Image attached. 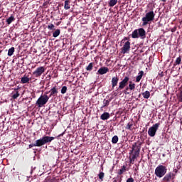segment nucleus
I'll use <instances>...</instances> for the list:
<instances>
[{
  "instance_id": "09e8293b",
  "label": "nucleus",
  "mask_w": 182,
  "mask_h": 182,
  "mask_svg": "<svg viewBox=\"0 0 182 182\" xmlns=\"http://www.w3.org/2000/svg\"><path fill=\"white\" fill-rule=\"evenodd\" d=\"M175 173H176L178 172V170L177 169H175L174 170Z\"/></svg>"
},
{
  "instance_id": "4be33fe9",
  "label": "nucleus",
  "mask_w": 182,
  "mask_h": 182,
  "mask_svg": "<svg viewBox=\"0 0 182 182\" xmlns=\"http://www.w3.org/2000/svg\"><path fill=\"white\" fill-rule=\"evenodd\" d=\"M70 1L69 0H65V6H64V9L65 10H68L70 9Z\"/></svg>"
},
{
  "instance_id": "a19ab883",
  "label": "nucleus",
  "mask_w": 182,
  "mask_h": 182,
  "mask_svg": "<svg viewBox=\"0 0 182 182\" xmlns=\"http://www.w3.org/2000/svg\"><path fill=\"white\" fill-rule=\"evenodd\" d=\"M137 157H138L137 156L133 154L131 158L135 160Z\"/></svg>"
},
{
  "instance_id": "f8f14e48",
  "label": "nucleus",
  "mask_w": 182,
  "mask_h": 182,
  "mask_svg": "<svg viewBox=\"0 0 182 182\" xmlns=\"http://www.w3.org/2000/svg\"><path fill=\"white\" fill-rule=\"evenodd\" d=\"M109 72V69L107 67H103V68H101L98 71H97V74L99 75H105L107 73Z\"/></svg>"
},
{
  "instance_id": "9d476101",
  "label": "nucleus",
  "mask_w": 182,
  "mask_h": 182,
  "mask_svg": "<svg viewBox=\"0 0 182 182\" xmlns=\"http://www.w3.org/2000/svg\"><path fill=\"white\" fill-rule=\"evenodd\" d=\"M139 37L141 39H144L146 38V31L144 28H138Z\"/></svg>"
},
{
  "instance_id": "1a4fd4ad",
  "label": "nucleus",
  "mask_w": 182,
  "mask_h": 182,
  "mask_svg": "<svg viewBox=\"0 0 182 182\" xmlns=\"http://www.w3.org/2000/svg\"><path fill=\"white\" fill-rule=\"evenodd\" d=\"M130 41H126L124 46L122 48V53L125 54L130 50Z\"/></svg>"
},
{
  "instance_id": "412c9836",
  "label": "nucleus",
  "mask_w": 182,
  "mask_h": 182,
  "mask_svg": "<svg viewBox=\"0 0 182 182\" xmlns=\"http://www.w3.org/2000/svg\"><path fill=\"white\" fill-rule=\"evenodd\" d=\"M142 95H143L144 99H149L151 96V94L149 91H146V92L142 93Z\"/></svg>"
},
{
  "instance_id": "3c124183",
  "label": "nucleus",
  "mask_w": 182,
  "mask_h": 182,
  "mask_svg": "<svg viewBox=\"0 0 182 182\" xmlns=\"http://www.w3.org/2000/svg\"><path fill=\"white\" fill-rule=\"evenodd\" d=\"M119 182H122V178H120V180L119 181Z\"/></svg>"
},
{
  "instance_id": "aec40b11",
  "label": "nucleus",
  "mask_w": 182,
  "mask_h": 182,
  "mask_svg": "<svg viewBox=\"0 0 182 182\" xmlns=\"http://www.w3.org/2000/svg\"><path fill=\"white\" fill-rule=\"evenodd\" d=\"M14 52H15V47H11V48H9L8 51V55L12 56Z\"/></svg>"
},
{
  "instance_id": "2f4dec72",
  "label": "nucleus",
  "mask_w": 182,
  "mask_h": 182,
  "mask_svg": "<svg viewBox=\"0 0 182 182\" xmlns=\"http://www.w3.org/2000/svg\"><path fill=\"white\" fill-rule=\"evenodd\" d=\"M98 176L101 181H102L105 177V173L103 172H100Z\"/></svg>"
},
{
  "instance_id": "5fc2aeb1",
  "label": "nucleus",
  "mask_w": 182,
  "mask_h": 182,
  "mask_svg": "<svg viewBox=\"0 0 182 182\" xmlns=\"http://www.w3.org/2000/svg\"><path fill=\"white\" fill-rule=\"evenodd\" d=\"M139 97H141V94L139 95Z\"/></svg>"
},
{
  "instance_id": "ea45409f",
  "label": "nucleus",
  "mask_w": 182,
  "mask_h": 182,
  "mask_svg": "<svg viewBox=\"0 0 182 182\" xmlns=\"http://www.w3.org/2000/svg\"><path fill=\"white\" fill-rule=\"evenodd\" d=\"M51 3H49V1H46L45 3H43V6H48V4H50Z\"/></svg>"
},
{
  "instance_id": "cd10ccee",
  "label": "nucleus",
  "mask_w": 182,
  "mask_h": 182,
  "mask_svg": "<svg viewBox=\"0 0 182 182\" xmlns=\"http://www.w3.org/2000/svg\"><path fill=\"white\" fill-rule=\"evenodd\" d=\"M110 102L109 100H106L105 99L103 100V106L102 108H104L105 107H108L109 105Z\"/></svg>"
},
{
  "instance_id": "393cba45",
  "label": "nucleus",
  "mask_w": 182,
  "mask_h": 182,
  "mask_svg": "<svg viewBox=\"0 0 182 182\" xmlns=\"http://www.w3.org/2000/svg\"><path fill=\"white\" fill-rule=\"evenodd\" d=\"M136 85L133 83L132 81L129 82V88L130 90H134Z\"/></svg>"
},
{
  "instance_id": "20e7f679",
  "label": "nucleus",
  "mask_w": 182,
  "mask_h": 182,
  "mask_svg": "<svg viewBox=\"0 0 182 182\" xmlns=\"http://www.w3.org/2000/svg\"><path fill=\"white\" fill-rule=\"evenodd\" d=\"M48 100L49 97L47 95H41L37 100L36 105L38 106V107H42L48 102Z\"/></svg>"
},
{
  "instance_id": "f257e3e1",
  "label": "nucleus",
  "mask_w": 182,
  "mask_h": 182,
  "mask_svg": "<svg viewBox=\"0 0 182 182\" xmlns=\"http://www.w3.org/2000/svg\"><path fill=\"white\" fill-rule=\"evenodd\" d=\"M55 138L53 136H44L41 139L36 140L34 144H29L28 147L31 149L33 146H42L46 144L50 143Z\"/></svg>"
},
{
  "instance_id": "6ab92c4d",
  "label": "nucleus",
  "mask_w": 182,
  "mask_h": 182,
  "mask_svg": "<svg viewBox=\"0 0 182 182\" xmlns=\"http://www.w3.org/2000/svg\"><path fill=\"white\" fill-rule=\"evenodd\" d=\"M15 21V17L14 16H11V17H9V18L6 19V23L8 25H10Z\"/></svg>"
},
{
  "instance_id": "a18cd8bd",
  "label": "nucleus",
  "mask_w": 182,
  "mask_h": 182,
  "mask_svg": "<svg viewBox=\"0 0 182 182\" xmlns=\"http://www.w3.org/2000/svg\"><path fill=\"white\" fill-rule=\"evenodd\" d=\"M113 99H114V97H111L108 101H109V102H110Z\"/></svg>"
},
{
  "instance_id": "5701e85b",
  "label": "nucleus",
  "mask_w": 182,
  "mask_h": 182,
  "mask_svg": "<svg viewBox=\"0 0 182 182\" xmlns=\"http://www.w3.org/2000/svg\"><path fill=\"white\" fill-rule=\"evenodd\" d=\"M118 0H110L109 3V6L110 7L114 6L117 4Z\"/></svg>"
},
{
  "instance_id": "7c9ffc66",
  "label": "nucleus",
  "mask_w": 182,
  "mask_h": 182,
  "mask_svg": "<svg viewBox=\"0 0 182 182\" xmlns=\"http://www.w3.org/2000/svg\"><path fill=\"white\" fill-rule=\"evenodd\" d=\"M48 29L50 31H54L55 30L54 24H51V23L48 24Z\"/></svg>"
},
{
  "instance_id": "6e6d98bb",
  "label": "nucleus",
  "mask_w": 182,
  "mask_h": 182,
  "mask_svg": "<svg viewBox=\"0 0 182 182\" xmlns=\"http://www.w3.org/2000/svg\"><path fill=\"white\" fill-rule=\"evenodd\" d=\"M50 0H48V1H50Z\"/></svg>"
},
{
  "instance_id": "72a5a7b5",
  "label": "nucleus",
  "mask_w": 182,
  "mask_h": 182,
  "mask_svg": "<svg viewBox=\"0 0 182 182\" xmlns=\"http://www.w3.org/2000/svg\"><path fill=\"white\" fill-rule=\"evenodd\" d=\"M67 90H68L67 87H66V86H63V87H62V89H61V93H62L63 95H64V94L66 93Z\"/></svg>"
},
{
  "instance_id": "c03bdc74",
  "label": "nucleus",
  "mask_w": 182,
  "mask_h": 182,
  "mask_svg": "<svg viewBox=\"0 0 182 182\" xmlns=\"http://www.w3.org/2000/svg\"><path fill=\"white\" fill-rule=\"evenodd\" d=\"M117 95H118V94H117V92H113V96L117 97Z\"/></svg>"
},
{
  "instance_id": "7ed1b4c3",
  "label": "nucleus",
  "mask_w": 182,
  "mask_h": 182,
  "mask_svg": "<svg viewBox=\"0 0 182 182\" xmlns=\"http://www.w3.org/2000/svg\"><path fill=\"white\" fill-rule=\"evenodd\" d=\"M167 168L165 166L159 165L155 169V175L159 178H162L166 175Z\"/></svg>"
},
{
  "instance_id": "a878e982",
  "label": "nucleus",
  "mask_w": 182,
  "mask_h": 182,
  "mask_svg": "<svg viewBox=\"0 0 182 182\" xmlns=\"http://www.w3.org/2000/svg\"><path fill=\"white\" fill-rule=\"evenodd\" d=\"M94 63H90L88 66L86 68V70L90 72L93 68Z\"/></svg>"
},
{
  "instance_id": "8fccbe9b",
  "label": "nucleus",
  "mask_w": 182,
  "mask_h": 182,
  "mask_svg": "<svg viewBox=\"0 0 182 182\" xmlns=\"http://www.w3.org/2000/svg\"><path fill=\"white\" fill-rule=\"evenodd\" d=\"M163 2H166L167 0H161Z\"/></svg>"
},
{
  "instance_id": "4468645a",
  "label": "nucleus",
  "mask_w": 182,
  "mask_h": 182,
  "mask_svg": "<svg viewBox=\"0 0 182 182\" xmlns=\"http://www.w3.org/2000/svg\"><path fill=\"white\" fill-rule=\"evenodd\" d=\"M140 150H141L140 144H139V146H137V144L136 143V147H135V150L134 151L133 155H135L139 157V156L140 154Z\"/></svg>"
},
{
  "instance_id": "37998d69",
  "label": "nucleus",
  "mask_w": 182,
  "mask_h": 182,
  "mask_svg": "<svg viewBox=\"0 0 182 182\" xmlns=\"http://www.w3.org/2000/svg\"><path fill=\"white\" fill-rule=\"evenodd\" d=\"M129 37H124V41H129Z\"/></svg>"
},
{
  "instance_id": "f704fd0d",
  "label": "nucleus",
  "mask_w": 182,
  "mask_h": 182,
  "mask_svg": "<svg viewBox=\"0 0 182 182\" xmlns=\"http://www.w3.org/2000/svg\"><path fill=\"white\" fill-rule=\"evenodd\" d=\"M132 126H133L132 122H129V123L127 124V126L125 127V129H129V130H131Z\"/></svg>"
},
{
  "instance_id": "a211bd4d",
  "label": "nucleus",
  "mask_w": 182,
  "mask_h": 182,
  "mask_svg": "<svg viewBox=\"0 0 182 182\" xmlns=\"http://www.w3.org/2000/svg\"><path fill=\"white\" fill-rule=\"evenodd\" d=\"M144 74V71H140L139 72V75L136 77V82H140V80H141Z\"/></svg>"
},
{
  "instance_id": "ddd939ff",
  "label": "nucleus",
  "mask_w": 182,
  "mask_h": 182,
  "mask_svg": "<svg viewBox=\"0 0 182 182\" xmlns=\"http://www.w3.org/2000/svg\"><path fill=\"white\" fill-rule=\"evenodd\" d=\"M118 82H119V77L117 76H114L112 77V88H114L117 85Z\"/></svg>"
},
{
  "instance_id": "f3484780",
  "label": "nucleus",
  "mask_w": 182,
  "mask_h": 182,
  "mask_svg": "<svg viewBox=\"0 0 182 182\" xmlns=\"http://www.w3.org/2000/svg\"><path fill=\"white\" fill-rule=\"evenodd\" d=\"M132 38H139V30H135L133 31L132 34Z\"/></svg>"
},
{
  "instance_id": "e433bc0d",
  "label": "nucleus",
  "mask_w": 182,
  "mask_h": 182,
  "mask_svg": "<svg viewBox=\"0 0 182 182\" xmlns=\"http://www.w3.org/2000/svg\"><path fill=\"white\" fill-rule=\"evenodd\" d=\"M135 147H136V143L132 145V150H131L130 152H129V154H130V155L134 153V150H135Z\"/></svg>"
},
{
  "instance_id": "49530a36",
  "label": "nucleus",
  "mask_w": 182,
  "mask_h": 182,
  "mask_svg": "<svg viewBox=\"0 0 182 182\" xmlns=\"http://www.w3.org/2000/svg\"><path fill=\"white\" fill-rule=\"evenodd\" d=\"M18 90H19V87H18V88H14V90L16 91V92H18Z\"/></svg>"
},
{
  "instance_id": "b1692460",
  "label": "nucleus",
  "mask_w": 182,
  "mask_h": 182,
  "mask_svg": "<svg viewBox=\"0 0 182 182\" xmlns=\"http://www.w3.org/2000/svg\"><path fill=\"white\" fill-rule=\"evenodd\" d=\"M60 33V30H59V28H58L55 31H54L53 33V36L54 38H57Z\"/></svg>"
},
{
  "instance_id": "39448f33",
  "label": "nucleus",
  "mask_w": 182,
  "mask_h": 182,
  "mask_svg": "<svg viewBox=\"0 0 182 182\" xmlns=\"http://www.w3.org/2000/svg\"><path fill=\"white\" fill-rule=\"evenodd\" d=\"M159 126H160V124L156 123L153 127H150L148 131V134L150 136L154 137L156 135V133Z\"/></svg>"
},
{
  "instance_id": "de8ad7c7",
  "label": "nucleus",
  "mask_w": 182,
  "mask_h": 182,
  "mask_svg": "<svg viewBox=\"0 0 182 182\" xmlns=\"http://www.w3.org/2000/svg\"><path fill=\"white\" fill-rule=\"evenodd\" d=\"M129 90V87H126V89H125L126 91H127V90Z\"/></svg>"
},
{
  "instance_id": "dca6fc26",
  "label": "nucleus",
  "mask_w": 182,
  "mask_h": 182,
  "mask_svg": "<svg viewBox=\"0 0 182 182\" xmlns=\"http://www.w3.org/2000/svg\"><path fill=\"white\" fill-rule=\"evenodd\" d=\"M109 117H110V114L108 112H105L101 115L100 119L102 120L105 121V120H107Z\"/></svg>"
},
{
  "instance_id": "58836bf2",
  "label": "nucleus",
  "mask_w": 182,
  "mask_h": 182,
  "mask_svg": "<svg viewBox=\"0 0 182 182\" xmlns=\"http://www.w3.org/2000/svg\"><path fill=\"white\" fill-rule=\"evenodd\" d=\"M129 159H130V161H129L130 164H134V161H135V159L132 157H130Z\"/></svg>"
},
{
  "instance_id": "4c0bfd02",
  "label": "nucleus",
  "mask_w": 182,
  "mask_h": 182,
  "mask_svg": "<svg viewBox=\"0 0 182 182\" xmlns=\"http://www.w3.org/2000/svg\"><path fill=\"white\" fill-rule=\"evenodd\" d=\"M134 178H128L127 180V182H134Z\"/></svg>"
},
{
  "instance_id": "6e6552de",
  "label": "nucleus",
  "mask_w": 182,
  "mask_h": 182,
  "mask_svg": "<svg viewBox=\"0 0 182 182\" xmlns=\"http://www.w3.org/2000/svg\"><path fill=\"white\" fill-rule=\"evenodd\" d=\"M129 80V78L128 77H125L124 79L119 82V88L117 90H123L127 85Z\"/></svg>"
},
{
  "instance_id": "864d4df0",
  "label": "nucleus",
  "mask_w": 182,
  "mask_h": 182,
  "mask_svg": "<svg viewBox=\"0 0 182 182\" xmlns=\"http://www.w3.org/2000/svg\"><path fill=\"white\" fill-rule=\"evenodd\" d=\"M175 31V30H172V32H174Z\"/></svg>"
},
{
  "instance_id": "f03ea898",
  "label": "nucleus",
  "mask_w": 182,
  "mask_h": 182,
  "mask_svg": "<svg viewBox=\"0 0 182 182\" xmlns=\"http://www.w3.org/2000/svg\"><path fill=\"white\" fill-rule=\"evenodd\" d=\"M155 17V13L154 11H149V13H146L145 17L142 18V21H143V26H146L149 24V22H151L154 20Z\"/></svg>"
},
{
  "instance_id": "0eeeda50",
  "label": "nucleus",
  "mask_w": 182,
  "mask_h": 182,
  "mask_svg": "<svg viewBox=\"0 0 182 182\" xmlns=\"http://www.w3.org/2000/svg\"><path fill=\"white\" fill-rule=\"evenodd\" d=\"M45 71L46 68L44 67H39L33 73V75L35 77H39L42 75V74H43Z\"/></svg>"
},
{
  "instance_id": "c756f323",
  "label": "nucleus",
  "mask_w": 182,
  "mask_h": 182,
  "mask_svg": "<svg viewBox=\"0 0 182 182\" xmlns=\"http://www.w3.org/2000/svg\"><path fill=\"white\" fill-rule=\"evenodd\" d=\"M119 138L117 136H114L112 139V144H117L118 142Z\"/></svg>"
},
{
  "instance_id": "79ce46f5",
  "label": "nucleus",
  "mask_w": 182,
  "mask_h": 182,
  "mask_svg": "<svg viewBox=\"0 0 182 182\" xmlns=\"http://www.w3.org/2000/svg\"><path fill=\"white\" fill-rule=\"evenodd\" d=\"M64 134H65V132H63V133L59 134V135L57 136V138L58 139L59 137L63 136L64 135Z\"/></svg>"
},
{
  "instance_id": "bb28decb",
  "label": "nucleus",
  "mask_w": 182,
  "mask_h": 182,
  "mask_svg": "<svg viewBox=\"0 0 182 182\" xmlns=\"http://www.w3.org/2000/svg\"><path fill=\"white\" fill-rule=\"evenodd\" d=\"M126 171V166H122V168L119 171L118 175H122Z\"/></svg>"
},
{
  "instance_id": "2eb2a0df",
  "label": "nucleus",
  "mask_w": 182,
  "mask_h": 182,
  "mask_svg": "<svg viewBox=\"0 0 182 182\" xmlns=\"http://www.w3.org/2000/svg\"><path fill=\"white\" fill-rule=\"evenodd\" d=\"M31 78H28V77H26V75H24L23 77H21V83L22 84H26V83H29V81H31Z\"/></svg>"
},
{
  "instance_id": "c9c22d12",
  "label": "nucleus",
  "mask_w": 182,
  "mask_h": 182,
  "mask_svg": "<svg viewBox=\"0 0 182 182\" xmlns=\"http://www.w3.org/2000/svg\"><path fill=\"white\" fill-rule=\"evenodd\" d=\"M178 100H179L180 102H182V87H181V90H180Z\"/></svg>"
},
{
  "instance_id": "c85d7f7f",
  "label": "nucleus",
  "mask_w": 182,
  "mask_h": 182,
  "mask_svg": "<svg viewBox=\"0 0 182 182\" xmlns=\"http://www.w3.org/2000/svg\"><path fill=\"white\" fill-rule=\"evenodd\" d=\"M181 63V58L178 57V58H177L173 66L176 67L177 65H180Z\"/></svg>"
},
{
  "instance_id": "423d86ee",
  "label": "nucleus",
  "mask_w": 182,
  "mask_h": 182,
  "mask_svg": "<svg viewBox=\"0 0 182 182\" xmlns=\"http://www.w3.org/2000/svg\"><path fill=\"white\" fill-rule=\"evenodd\" d=\"M176 176V173L169 172L164 176V178H163V181L171 182V181H173V180L175 179Z\"/></svg>"
},
{
  "instance_id": "473e14b6",
  "label": "nucleus",
  "mask_w": 182,
  "mask_h": 182,
  "mask_svg": "<svg viewBox=\"0 0 182 182\" xmlns=\"http://www.w3.org/2000/svg\"><path fill=\"white\" fill-rule=\"evenodd\" d=\"M21 95H19V92H16L14 95H13L12 98L14 100H16Z\"/></svg>"
},
{
  "instance_id": "603ef678",
  "label": "nucleus",
  "mask_w": 182,
  "mask_h": 182,
  "mask_svg": "<svg viewBox=\"0 0 182 182\" xmlns=\"http://www.w3.org/2000/svg\"><path fill=\"white\" fill-rule=\"evenodd\" d=\"M113 182H117V180H114Z\"/></svg>"
},
{
  "instance_id": "9b49d317",
  "label": "nucleus",
  "mask_w": 182,
  "mask_h": 182,
  "mask_svg": "<svg viewBox=\"0 0 182 182\" xmlns=\"http://www.w3.org/2000/svg\"><path fill=\"white\" fill-rule=\"evenodd\" d=\"M49 92L50 93L49 95V98L52 96L55 97L57 95V94L58 93V89L56 88V86H55L54 87H53Z\"/></svg>"
}]
</instances>
